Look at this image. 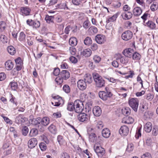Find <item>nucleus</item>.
<instances>
[{
  "instance_id": "53",
  "label": "nucleus",
  "mask_w": 158,
  "mask_h": 158,
  "mask_svg": "<svg viewBox=\"0 0 158 158\" xmlns=\"http://www.w3.org/2000/svg\"><path fill=\"white\" fill-rule=\"evenodd\" d=\"M4 121L7 124L11 125L13 124V122L12 120L10 119L8 117L5 116H2Z\"/></svg>"
},
{
  "instance_id": "46",
  "label": "nucleus",
  "mask_w": 158,
  "mask_h": 158,
  "mask_svg": "<svg viewBox=\"0 0 158 158\" xmlns=\"http://www.w3.org/2000/svg\"><path fill=\"white\" fill-rule=\"evenodd\" d=\"M90 23L89 20L87 19L83 23V27L85 29L88 28L90 26Z\"/></svg>"
},
{
  "instance_id": "4",
  "label": "nucleus",
  "mask_w": 158,
  "mask_h": 158,
  "mask_svg": "<svg viewBox=\"0 0 158 158\" xmlns=\"http://www.w3.org/2000/svg\"><path fill=\"white\" fill-rule=\"evenodd\" d=\"M128 103L130 106L135 111L137 112L139 105V100L138 99L135 98H129Z\"/></svg>"
},
{
  "instance_id": "18",
  "label": "nucleus",
  "mask_w": 158,
  "mask_h": 158,
  "mask_svg": "<svg viewBox=\"0 0 158 158\" xmlns=\"http://www.w3.org/2000/svg\"><path fill=\"white\" fill-rule=\"evenodd\" d=\"M84 81L88 84H90L93 81V79L92 76L89 73H87L84 76Z\"/></svg>"
},
{
  "instance_id": "59",
  "label": "nucleus",
  "mask_w": 158,
  "mask_h": 158,
  "mask_svg": "<svg viewBox=\"0 0 158 158\" xmlns=\"http://www.w3.org/2000/svg\"><path fill=\"white\" fill-rule=\"evenodd\" d=\"M93 60L95 63H98L101 61V58L99 56L95 55L94 56Z\"/></svg>"
},
{
  "instance_id": "58",
  "label": "nucleus",
  "mask_w": 158,
  "mask_h": 158,
  "mask_svg": "<svg viewBox=\"0 0 158 158\" xmlns=\"http://www.w3.org/2000/svg\"><path fill=\"white\" fill-rule=\"evenodd\" d=\"M153 95L151 93H148L145 96V98L148 100L151 101L153 98Z\"/></svg>"
},
{
  "instance_id": "45",
  "label": "nucleus",
  "mask_w": 158,
  "mask_h": 158,
  "mask_svg": "<svg viewBox=\"0 0 158 158\" xmlns=\"http://www.w3.org/2000/svg\"><path fill=\"white\" fill-rule=\"evenodd\" d=\"M153 113L151 111H148L145 113L144 117L146 118H150L153 116Z\"/></svg>"
},
{
  "instance_id": "7",
  "label": "nucleus",
  "mask_w": 158,
  "mask_h": 158,
  "mask_svg": "<svg viewBox=\"0 0 158 158\" xmlns=\"http://www.w3.org/2000/svg\"><path fill=\"white\" fill-rule=\"evenodd\" d=\"M54 99V102H52V104L55 106H59L61 104H63L64 101L62 98L58 95L52 97Z\"/></svg>"
},
{
  "instance_id": "22",
  "label": "nucleus",
  "mask_w": 158,
  "mask_h": 158,
  "mask_svg": "<svg viewBox=\"0 0 158 158\" xmlns=\"http://www.w3.org/2000/svg\"><path fill=\"white\" fill-rule=\"evenodd\" d=\"M102 133L103 137L106 138H108L110 135V130L107 128L103 129Z\"/></svg>"
},
{
  "instance_id": "43",
  "label": "nucleus",
  "mask_w": 158,
  "mask_h": 158,
  "mask_svg": "<svg viewBox=\"0 0 158 158\" xmlns=\"http://www.w3.org/2000/svg\"><path fill=\"white\" fill-rule=\"evenodd\" d=\"M26 35L23 32L20 33L19 40L20 42H24L25 40Z\"/></svg>"
},
{
  "instance_id": "28",
  "label": "nucleus",
  "mask_w": 158,
  "mask_h": 158,
  "mask_svg": "<svg viewBox=\"0 0 158 158\" xmlns=\"http://www.w3.org/2000/svg\"><path fill=\"white\" fill-rule=\"evenodd\" d=\"M88 31L90 35H93L97 33L98 29L96 27L91 26L89 28Z\"/></svg>"
},
{
  "instance_id": "11",
  "label": "nucleus",
  "mask_w": 158,
  "mask_h": 158,
  "mask_svg": "<svg viewBox=\"0 0 158 158\" xmlns=\"http://www.w3.org/2000/svg\"><path fill=\"white\" fill-rule=\"evenodd\" d=\"M77 87L81 90H85L86 87V83L83 80H80L77 82Z\"/></svg>"
},
{
  "instance_id": "17",
  "label": "nucleus",
  "mask_w": 158,
  "mask_h": 158,
  "mask_svg": "<svg viewBox=\"0 0 158 158\" xmlns=\"http://www.w3.org/2000/svg\"><path fill=\"white\" fill-rule=\"evenodd\" d=\"M94 115L96 116H99L102 113V110L99 106L94 107L93 110Z\"/></svg>"
},
{
  "instance_id": "50",
  "label": "nucleus",
  "mask_w": 158,
  "mask_h": 158,
  "mask_svg": "<svg viewBox=\"0 0 158 158\" xmlns=\"http://www.w3.org/2000/svg\"><path fill=\"white\" fill-rule=\"evenodd\" d=\"M121 6V3L118 1H114L112 3V6L115 8L119 7Z\"/></svg>"
},
{
  "instance_id": "38",
  "label": "nucleus",
  "mask_w": 158,
  "mask_h": 158,
  "mask_svg": "<svg viewBox=\"0 0 158 158\" xmlns=\"http://www.w3.org/2000/svg\"><path fill=\"white\" fill-rule=\"evenodd\" d=\"M9 85L10 86L12 90H16L18 88L17 83L14 81L10 82Z\"/></svg>"
},
{
  "instance_id": "62",
  "label": "nucleus",
  "mask_w": 158,
  "mask_h": 158,
  "mask_svg": "<svg viewBox=\"0 0 158 158\" xmlns=\"http://www.w3.org/2000/svg\"><path fill=\"white\" fill-rule=\"evenodd\" d=\"M84 152L85 153L87 156V158H93L92 154L88 151L87 149L84 151Z\"/></svg>"
},
{
  "instance_id": "42",
  "label": "nucleus",
  "mask_w": 158,
  "mask_h": 158,
  "mask_svg": "<svg viewBox=\"0 0 158 158\" xmlns=\"http://www.w3.org/2000/svg\"><path fill=\"white\" fill-rule=\"evenodd\" d=\"M45 19L47 23H50L51 22L52 23L53 22L54 19V16H49L48 15H47L46 16Z\"/></svg>"
},
{
  "instance_id": "40",
  "label": "nucleus",
  "mask_w": 158,
  "mask_h": 158,
  "mask_svg": "<svg viewBox=\"0 0 158 158\" xmlns=\"http://www.w3.org/2000/svg\"><path fill=\"white\" fill-rule=\"evenodd\" d=\"M38 134V131L36 128H32L30 131L29 134V135L30 137L35 136Z\"/></svg>"
},
{
  "instance_id": "60",
  "label": "nucleus",
  "mask_w": 158,
  "mask_h": 158,
  "mask_svg": "<svg viewBox=\"0 0 158 158\" xmlns=\"http://www.w3.org/2000/svg\"><path fill=\"white\" fill-rule=\"evenodd\" d=\"M70 61L73 64H75L77 63V59L74 56H71L70 57Z\"/></svg>"
},
{
  "instance_id": "33",
  "label": "nucleus",
  "mask_w": 158,
  "mask_h": 158,
  "mask_svg": "<svg viewBox=\"0 0 158 158\" xmlns=\"http://www.w3.org/2000/svg\"><path fill=\"white\" fill-rule=\"evenodd\" d=\"M48 129L50 132L53 134H55L57 131L56 127L53 124H51L48 127Z\"/></svg>"
},
{
  "instance_id": "12",
  "label": "nucleus",
  "mask_w": 158,
  "mask_h": 158,
  "mask_svg": "<svg viewBox=\"0 0 158 158\" xmlns=\"http://www.w3.org/2000/svg\"><path fill=\"white\" fill-rule=\"evenodd\" d=\"M37 144V141L36 138H33L30 139L28 143L29 148H34Z\"/></svg>"
},
{
  "instance_id": "3",
  "label": "nucleus",
  "mask_w": 158,
  "mask_h": 158,
  "mask_svg": "<svg viewBox=\"0 0 158 158\" xmlns=\"http://www.w3.org/2000/svg\"><path fill=\"white\" fill-rule=\"evenodd\" d=\"M98 94L99 97L104 101L107 100L108 98H110L113 95L110 89L107 87H106L105 91H100Z\"/></svg>"
},
{
  "instance_id": "6",
  "label": "nucleus",
  "mask_w": 158,
  "mask_h": 158,
  "mask_svg": "<svg viewBox=\"0 0 158 158\" xmlns=\"http://www.w3.org/2000/svg\"><path fill=\"white\" fill-rule=\"evenodd\" d=\"M133 36V33L130 30L126 31L122 34L121 37L122 39L127 41L131 39Z\"/></svg>"
},
{
  "instance_id": "63",
  "label": "nucleus",
  "mask_w": 158,
  "mask_h": 158,
  "mask_svg": "<svg viewBox=\"0 0 158 158\" xmlns=\"http://www.w3.org/2000/svg\"><path fill=\"white\" fill-rule=\"evenodd\" d=\"M145 143L148 146L150 145L152 143V139L151 137H147L145 140Z\"/></svg>"
},
{
  "instance_id": "54",
  "label": "nucleus",
  "mask_w": 158,
  "mask_h": 158,
  "mask_svg": "<svg viewBox=\"0 0 158 158\" xmlns=\"http://www.w3.org/2000/svg\"><path fill=\"white\" fill-rule=\"evenodd\" d=\"M76 52V49L74 47H70V53L71 55H75Z\"/></svg>"
},
{
  "instance_id": "35",
  "label": "nucleus",
  "mask_w": 158,
  "mask_h": 158,
  "mask_svg": "<svg viewBox=\"0 0 158 158\" xmlns=\"http://www.w3.org/2000/svg\"><path fill=\"white\" fill-rule=\"evenodd\" d=\"M32 124L36 125L38 124L41 123V118L38 117L35 118H33L31 119Z\"/></svg>"
},
{
  "instance_id": "32",
  "label": "nucleus",
  "mask_w": 158,
  "mask_h": 158,
  "mask_svg": "<svg viewBox=\"0 0 158 158\" xmlns=\"http://www.w3.org/2000/svg\"><path fill=\"white\" fill-rule=\"evenodd\" d=\"M132 56L133 59L135 60H139L141 58V55L137 52H134Z\"/></svg>"
},
{
  "instance_id": "49",
  "label": "nucleus",
  "mask_w": 158,
  "mask_h": 158,
  "mask_svg": "<svg viewBox=\"0 0 158 158\" xmlns=\"http://www.w3.org/2000/svg\"><path fill=\"white\" fill-rule=\"evenodd\" d=\"M63 79L62 77H58L55 79V81L58 85H60L63 82Z\"/></svg>"
},
{
  "instance_id": "30",
  "label": "nucleus",
  "mask_w": 158,
  "mask_h": 158,
  "mask_svg": "<svg viewBox=\"0 0 158 158\" xmlns=\"http://www.w3.org/2000/svg\"><path fill=\"white\" fill-rule=\"evenodd\" d=\"M88 134L89 141L92 143L95 142L97 139L96 135L94 133Z\"/></svg>"
},
{
  "instance_id": "25",
  "label": "nucleus",
  "mask_w": 158,
  "mask_h": 158,
  "mask_svg": "<svg viewBox=\"0 0 158 158\" xmlns=\"http://www.w3.org/2000/svg\"><path fill=\"white\" fill-rule=\"evenodd\" d=\"M134 121V119L132 117L130 116L124 118L122 120L123 123L128 124L132 123Z\"/></svg>"
},
{
  "instance_id": "61",
  "label": "nucleus",
  "mask_w": 158,
  "mask_h": 158,
  "mask_svg": "<svg viewBox=\"0 0 158 158\" xmlns=\"http://www.w3.org/2000/svg\"><path fill=\"white\" fill-rule=\"evenodd\" d=\"M141 158H152V156L149 153L147 152L142 156Z\"/></svg>"
},
{
  "instance_id": "14",
  "label": "nucleus",
  "mask_w": 158,
  "mask_h": 158,
  "mask_svg": "<svg viewBox=\"0 0 158 158\" xmlns=\"http://www.w3.org/2000/svg\"><path fill=\"white\" fill-rule=\"evenodd\" d=\"M27 118L24 117L22 114H19L15 118V122L17 124L23 123L25 122Z\"/></svg>"
},
{
  "instance_id": "52",
  "label": "nucleus",
  "mask_w": 158,
  "mask_h": 158,
  "mask_svg": "<svg viewBox=\"0 0 158 158\" xmlns=\"http://www.w3.org/2000/svg\"><path fill=\"white\" fill-rule=\"evenodd\" d=\"M40 147L42 151H45L47 148L46 144L44 143H41L39 144Z\"/></svg>"
},
{
  "instance_id": "31",
  "label": "nucleus",
  "mask_w": 158,
  "mask_h": 158,
  "mask_svg": "<svg viewBox=\"0 0 158 158\" xmlns=\"http://www.w3.org/2000/svg\"><path fill=\"white\" fill-rule=\"evenodd\" d=\"M92 51L89 48H87L81 52V54L85 57H89L91 54Z\"/></svg>"
},
{
  "instance_id": "1",
  "label": "nucleus",
  "mask_w": 158,
  "mask_h": 158,
  "mask_svg": "<svg viewBox=\"0 0 158 158\" xmlns=\"http://www.w3.org/2000/svg\"><path fill=\"white\" fill-rule=\"evenodd\" d=\"M71 105L70 109V116L71 117V119L73 120L75 119L77 116V113L81 112L84 108V106L83 102L80 100H76L73 105L70 102V106Z\"/></svg>"
},
{
  "instance_id": "10",
  "label": "nucleus",
  "mask_w": 158,
  "mask_h": 158,
  "mask_svg": "<svg viewBox=\"0 0 158 158\" xmlns=\"http://www.w3.org/2000/svg\"><path fill=\"white\" fill-rule=\"evenodd\" d=\"M96 42L99 44H103L106 41L105 36L102 35H97L95 37Z\"/></svg>"
},
{
  "instance_id": "37",
  "label": "nucleus",
  "mask_w": 158,
  "mask_h": 158,
  "mask_svg": "<svg viewBox=\"0 0 158 158\" xmlns=\"http://www.w3.org/2000/svg\"><path fill=\"white\" fill-rule=\"evenodd\" d=\"M84 43L85 45L89 46L92 44V40L90 37L87 36L84 40Z\"/></svg>"
},
{
  "instance_id": "16",
  "label": "nucleus",
  "mask_w": 158,
  "mask_h": 158,
  "mask_svg": "<svg viewBox=\"0 0 158 158\" xmlns=\"http://www.w3.org/2000/svg\"><path fill=\"white\" fill-rule=\"evenodd\" d=\"M118 57L116 58L117 60H120V62L123 64H126L128 62V59L126 57L122 56L121 54L118 55Z\"/></svg>"
},
{
  "instance_id": "47",
  "label": "nucleus",
  "mask_w": 158,
  "mask_h": 158,
  "mask_svg": "<svg viewBox=\"0 0 158 158\" xmlns=\"http://www.w3.org/2000/svg\"><path fill=\"white\" fill-rule=\"evenodd\" d=\"M134 145L132 143H130L128 144L126 151L127 152H130L132 151L134 149Z\"/></svg>"
},
{
  "instance_id": "39",
  "label": "nucleus",
  "mask_w": 158,
  "mask_h": 158,
  "mask_svg": "<svg viewBox=\"0 0 158 158\" xmlns=\"http://www.w3.org/2000/svg\"><path fill=\"white\" fill-rule=\"evenodd\" d=\"M70 45H71L72 47H74L77 45V40L75 37H71L70 38Z\"/></svg>"
},
{
  "instance_id": "5",
  "label": "nucleus",
  "mask_w": 158,
  "mask_h": 158,
  "mask_svg": "<svg viewBox=\"0 0 158 158\" xmlns=\"http://www.w3.org/2000/svg\"><path fill=\"white\" fill-rule=\"evenodd\" d=\"M94 149L98 156L101 157L105 154V149L101 146L98 145V143H96L94 146Z\"/></svg>"
},
{
  "instance_id": "13",
  "label": "nucleus",
  "mask_w": 158,
  "mask_h": 158,
  "mask_svg": "<svg viewBox=\"0 0 158 158\" xmlns=\"http://www.w3.org/2000/svg\"><path fill=\"white\" fill-rule=\"evenodd\" d=\"M88 116L85 113H81L77 116L78 120L80 122H84L88 119Z\"/></svg>"
},
{
  "instance_id": "29",
  "label": "nucleus",
  "mask_w": 158,
  "mask_h": 158,
  "mask_svg": "<svg viewBox=\"0 0 158 158\" xmlns=\"http://www.w3.org/2000/svg\"><path fill=\"white\" fill-rule=\"evenodd\" d=\"M152 128V123L150 122H147L144 126V130L147 132H149L151 131Z\"/></svg>"
},
{
  "instance_id": "15",
  "label": "nucleus",
  "mask_w": 158,
  "mask_h": 158,
  "mask_svg": "<svg viewBox=\"0 0 158 158\" xmlns=\"http://www.w3.org/2000/svg\"><path fill=\"white\" fill-rule=\"evenodd\" d=\"M134 52V50L130 48L124 50L123 52V53L125 56L131 58Z\"/></svg>"
},
{
  "instance_id": "8",
  "label": "nucleus",
  "mask_w": 158,
  "mask_h": 158,
  "mask_svg": "<svg viewBox=\"0 0 158 158\" xmlns=\"http://www.w3.org/2000/svg\"><path fill=\"white\" fill-rule=\"evenodd\" d=\"M26 22L27 25L29 26H32L33 28H39L40 25V22L37 20H34L31 19H28Z\"/></svg>"
},
{
  "instance_id": "48",
  "label": "nucleus",
  "mask_w": 158,
  "mask_h": 158,
  "mask_svg": "<svg viewBox=\"0 0 158 158\" xmlns=\"http://www.w3.org/2000/svg\"><path fill=\"white\" fill-rule=\"evenodd\" d=\"M29 129L27 126H24L22 129V133L23 135L26 136L28 132Z\"/></svg>"
},
{
  "instance_id": "24",
  "label": "nucleus",
  "mask_w": 158,
  "mask_h": 158,
  "mask_svg": "<svg viewBox=\"0 0 158 158\" xmlns=\"http://www.w3.org/2000/svg\"><path fill=\"white\" fill-rule=\"evenodd\" d=\"M143 25L148 27L152 29H154L156 27V24L152 21L149 20L147 22L145 23Z\"/></svg>"
},
{
  "instance_id": "64",
  "label": "nucleus",
  "mask_w": 158,
  "mask_h": 158,
  "mask_svg": "<svg viewBox=\"0 0 158 158\" xmlns=\"http://www.w3.org/2000/svg\"><path fill=\"white\" fill-rule=\"evenodd\" d=\"M63 90L66 93H69V86L68 85H64L63 87Z\"/></svg>"
},
{
  "instance_id": "26",
  "label": "nucleus",
  "mask_w": 158,
  "mask_h": 158,
  "mask_svg": "<svg viewBox=\"0 0 158 158\" xmlns=\"http://www.w3.org/2000/svg\"><path fill=\"white\" fill-rule=\"evenodd\" d=\"M133 13L134 16H139L142 13V10L140 7H137L133 9Z\"/></svg>"
},
{
  "instance_id": "55",
  "label": "nucleus",
  "mask_w": 158,
  "mask_h": 158,
  "mask_svg": "<svg viewBox=\"0 0 158 158\" xmlns=\"http://www.w3.org/2000/svg\"><path fill=\"white\" fill-rule=\"evenodd\" d=\"M0 40L2 41L4 43H6L7 42V39L6 37L4 35H1Z\"/></svg>"
},
{
  "instance_id": "57",
  "label": "nucleus",
  "mask_w": 158,
  "mask_h": 158,
  "mask_svg": "<svg viewBox=\"0 0 158 158\" xmlns=\"http://www.w3.org/2000/svg\"><path fill=\"white\" fill-rule=\"evenodd\" d=\"M60 69L58 68H55L54 69L53 74L54 75L57 76L58 75L60 74Z\"/></svg>"
},
{
  "instance_id": "2",
  "label": "nucleus",
  "mask_w": 158,
  "mask_h": 158,
  "mask_svg": "<svg viewBox=\"0 0 158 158\" xmlns=\"http://www.w3.org/2000/svg\"><path fill=\"white\" fill-rule=\"evenodd\" d=\"M93 76L97 87L102 88L105 86V81L98 74L96 73H93Z\"/></svg>"
},
{
  "instance_id": "36",
  "label": "nucleus",
  "mask_w": 158,
  "mask_h": 158,
  "mask_svg": "<svg viewBox=\"0 0 158 158\" xmlns=\"http://www.w3.org/2000/svg\"><path fill=\"white\" fill-rule=\"evenodd\" d=\"M8 52L11 55H14L16 52L15 48L12 46H8L7 48Z\"/></svg>"
},
{
  "instance_id": "44",
  "label": "nucleus",
  "mask_w": 158,
  "mask_h": 158,
  "mask_svg": "<svg viewBox=\"0 0 158 158\" xmlns=\"http://www.w3.org/2000/svg\"><path fill=\"white\" fill-rule=\"evenodd\" d=\"M158 8V3L156 2H154L151 5L150 7L151 10L152 11H154L156 10Z\"/></svg>"
},
{
  "instance_id": "34",
  "label": "nucleus",
  "mask_w": 158,
  "mask_h": 158,
  "mask_svg": "<svg viewBox=\"0 0 158 158\" xmlns=\"http://www.w3.org/2000/svg\"><path fill=\"white\" fill-rule=\"evenodd\" d=\"M123 114L125 115H128L131 113L130 108L128 107H124L122 110Z\"/></svg>"
},
{
  "instance_id": "51",
  "label": "nucleus",
  "mask_w": 158,
  "mask_h": 158,
  "mask_svg": "<svg viewBox=\"0 0 158 158\" xmlns=\"http://www.w3.org/2000/svg\"><path fill=\"white\" fill-rule=\"evenodd\" d=\"M6 27V24L5 22L2 21L0 22V29L2 31L4 30Z\"/></svg>"
},
{
  "instance_id": "27",
  "label": "nucleus",
  "mask_w": 158,
  "mask_h": 158,
  "mask_svg": "<svg viewBox=\"0 0 158 158\" xmlns=\"http://www.w3.org/2000/svg\"><path fill=\"white\" fill-rule=\"evenodd\" d=\"M60 75L63 78L66 80L69 77V72L68 70H62L60 73Z\"/></svg>"
},
{
  "instance_id": "41",
  "label": "nucleus",
  "mask_w": 158,
  "mask_h": 158,
  "mask_svg": "<svg viewBox=\"0 0 158 158\" xmlns=\"http://www.w3.org/2000/svg\"><path fill=\"white\" fill-rule=\"evenodd\" d=\"M119 15V13L118 12L113 15L112 16L109 18L107 21H108V22H113L115 21L118 17Z\"/></svg>"
},
{
  "instance_id": "21",
  "label": "nucleus",
  "mask_w": 158,
  "mask_h": 158,
  "mask_svg": "<svg viewBox=\"0 0 158 158\" xmlns=\"http://www.w3.org/2000/svg\"><path fill=\"white\" fill-rule=\"evenodd\" d=\"M122 15L124 19H129L132 17V14L131 12L127 11L123 13Z\"/></svg>"
},
{
  "instance_id": "20",
  "label": "nucleus",
  "mask_w": 158,
  "mask_h": 158,
  "mask_svg": "<svg viewBox=\"0 0 158 158\" xmlns=\"http://www.w3.org/2000/svg\"><path fill=\"white\" fill-rule=\"evenodd\" d=\"M50 121L49 118L47 117H44L42 118H41V123L44 126H47L49 124Z\"/></svg>"
},
{
  "instance_id": "56",
  "label": "nucleus",
  "mask_w": 158,
  "mask_h": 158,
  "mask_svg": "<svg viewBox=\"0 0 158 158\" xmlns=\"http://www.w3.org/2000/svg\"><path fill=\"white\" fill-rule=\"evenodd\" d=\"M57 140L60 145H62L63 144L64 141L62 136L61 135H58L57 137Z\"/></svg>"
},
{
  "instance_id": "23",
  "label": "nucleus",
  "mask_w": 158,
  "mask_h": 158,
  "mask_svg": "<svg viewBox=\"0 0 158 158\" xmlns=\"http://www.w3.org/2000/svg\"><path fill=\"white\" fill-rule=\"evenodd\" d=\"M14 67V64L11 60H8L5 63V67L8 70H11Z\"/></svg>"
},
{
  "instance_id": "9",
  "label": "nucleus",
  "mask_w": 158,
  "mask_h": 158,
  "mask_svg": "<svg viewBox=\"0 0 158 158\" xmlns=\"http://www.w3.org/2000/svg\"><path fill=\"white\" fill-rule=\"evenodd\" d=\"M129 132L128 127L125 125L122 126L119 130V133L123 136H127Z\"/></svg>"
},
{
  "instance_id": "19",
  "label": "nucleus",
  "mask_w": 158,
  "mask_h": 158,
  "mask_svg": "<svg viewBox=\"0 0 158 158\" xmlns=\"http://www.w3.org/2000/svg\"><path fill=\"white\" fill-rule=\"evenodd\" d=\"M20 11L23 15L27 16L30 14L31 10L28 7H22L20 8Z\"/></svg>"
}]
</instances>
